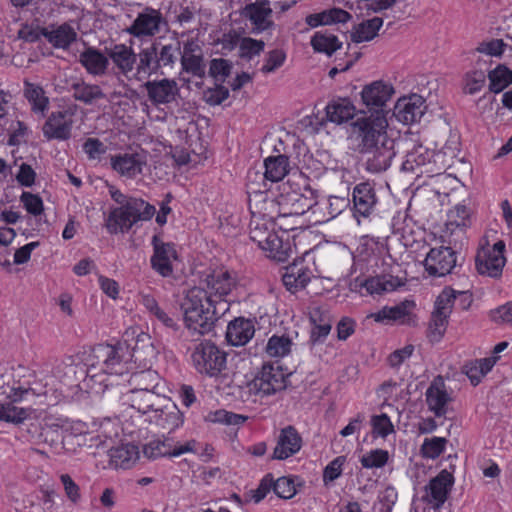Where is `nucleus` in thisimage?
<instances>
[{
	"label": "nucleus",
	"instance_id": "nucleus-1",
	"mask_svg": "<svg viewBox=\"0 0 512 512\" xmlns=\"http://www.w3.org/2000/svg\"><path fill=\"white\" fill-rule=\"evenodd\" d=\"M394 89L383 81L366 85L361 98L370 116L358 118L351 125L350 139L354 150L362 155L366 170L371 173L386 171L396 155L395 140L387 133L388 122L384 106L390 100Z\"/></svg>",
	"mask_w": 512,
	"mask_h": 512
},
{
	"label": "nucleus",
	"instance_id": "nucleus-2",
	"mask_svg": "<svg viewBox=\"0 0 512 512\" xmlns=\"http://www.w3.org/2000/svg\"><path fill=\"white\" fill-rule=\"evenodd\" d=\"M228 308L226 301H217L200 286L189 289L181 302L186 327L199 335L209 333L219 315Z\"/></svg>",
	"mask_w": 512,
	"mask_h": 512
},
{
	"label": "nucleus",
	"instance_id": "nucleus-3",
	"mask_svg": "<svg viewBox=\"0 0 512 512\" xmlns=\"http://www.w3.org/2000/svg\"><path fill=\"white\" fill-rule=\"evenodd\" d=\"M109 193L119 205L110 210L105 221L110 234L127 233L138 222L151 220L156 213L155 206L142 198L127 196L115 187H111Z\"/></svg>",
	"mask_w": 512,
	"mask_h": 512
},
{
	"label": "nucleus",
	"instance_id": "nucleus-4",
	"mask_svg": "<svg viewBox=\"0 0 512 512\" xmlns=\"http://www.w3.org/2000/svg\"><path fill=\"white\" fill-rule=\"evenodd\" d=\"M129 356L128 348L122 344H98L88 357V373L98 369L111 376H123L129 371Z\"/></svg>",
	"mask_w": 512,
	"mask_h": 512
},
{
	"label": "nucleus",
	"instance_id": "nucleus-5",
	"mask_svg": "<svg viewBox=\"0 0 512 512\" xmlns=\"http://www.w3.org/2000/svg\"><path fill=\"white\" fill-rule=\"evenodd\" d=\"M457 296L462 298L463 308L466 309L471 303V296L467 292H456L447 287L437 297L428 328L431 342H438L444 335Z\"/></svg>",
	"mask_w": 512,
	"mask_h": 512
},
{
	"label": "nucleus",
	"instance_id": "nucleus-6",
	"mask_svg": "<svg viewBox=\"0 0 512 512\" xmlns=\"http://www.w3.org/2000/svg\"><path fill=\"white\" fill-rule=\"evenodd\" d=\"M191 359L196 371L208 377H218L226 369V353L211 341L197 344Z\"/></svg>",
	"mask_w": 512,
	"mask_h": 512
},
{
	"label": "nucleus",
	"instance_id": "nucleus-7",
	"mask_svg": "<svg viewBox=\"0 0 512 512\" xmlns=\"http://www.w3.org/2000/svg\"><path fill=\"white\" fill-rule=\"evenodd\" d=\"M441 157V153L429 150L422 144H412V147L406 151L401 170L416 174L417 176L422 174L432 176L438 174L443 169V167L436 166V159Z\"/></svg>",
	"mask_w": 512,
	"mask_h": 512
},
{
	"label": "nucleus",
	"instance_id": "nucleus-8",
	"mask_svg": "<svg viewBox=\"0 0 512 512\" xmlns=\"http://www.w3.org/2000/svg\"><path fill=\"white\" fill-rule=\"evenodd\" d=\"M505 243L502 240L490 245L487 240L480 246L475 256V266L479 274L499 278L506 264Z\"/></svg>",
	"mask_w": 512,
	"mask_h": 512
},
{
	"label": "nucleus",
	"instance_id": "nucleus-9",
	"mask_svg": "<svg viewBox=\"0 0 512 512\" xmlns=\"http://www.w3.org/2000/svg\"><path fill=\"white\" fill-rule=\"evenodd\" d=\"M286 375L280 365L264 364L258 375L248 383L249 392L271 395L285 389Z\"/></svg>",
	"mask_w": 512,
	"mask_h": 512
},
{
	"label": "nucleus",
	"instance_id": "nucleus-10",
	"mask_svg": "<svg viewBox=\"0 0 512 512\" xmlns=\"http://www.w3.org/2000/svg\"><path fill=\"white\" fill-rule=\"evenodd\" d=\"M166 24L167 22L160 10L146 7L138 13L126 31L136 38L153 37L160 32L161 26Z\"/></svg>",
	"mask_w": 512,
	"mask_h": 512
},
{
	"label": "nucleus",
	"instance_id": "nucleus-11",
	"mask_svg": "<svg viewBox=\"0 0 512 512\" xmlns=\"http://www.w3.org/2000/svg\"><path fill=\"white\" fill-rule=\"evenodd\" d=\"M456 265V252L445 246L431 248L424 260L425 270L430 276L435 277H442L451 273Z\"/></svg>",
	"mask_w": 512,
	"mask_h": 512
},
{
	"label": "nucleus",
	"instance_id": "nucleus-12",
	"mask_svg": "<svg viewBox=\"0 0 512 512\" xmlns=\"http://www.w3.org/2000/svg\"><path fill=\"white\" fill-rule=\"evenodd\" d=\"M153 255L151 267L162 277H169L173 274V261L177 260V252L172 243L163 242L159 236L152 237Z\"/></svg>",
	"mask_w": 512,
	"mask_h": 512
},
{
	"label": "nucleus",
	"instance_id": "nucleus-13",
	"mask_svg": "<svg viewBox=\"0 0 512 512\" xmlns=\"http://www.w3.org/2000/svg\"><path fill=\"white\" fill-rule=\"evenodd\" d=\"M143 88L149 101L155 106L170 104L179 96L178 83L170 78L146 81Z\"/></svg>",
	"mask_w": 512,
	"mask_h": 512
},
{
	"label": "nucleus",
	"instance_id": "nucleus-14",
	"mask_svg": "<svg viewBox=\"0 0 512 512\" xmlns=\"http://www.w3.org/2000/svg\"><path fill=\"white\" fill-rule=\"evenodd\" d=\"M426 109L425 100L418 94L400 98L393 109L397 121L409 125L420 120Z\"/></svg>",
	"mask_w": 512,
	"mask_h": 512
},
{
	"label": "nucleus",
	"instance_id": "nucleus-15",
	"mask_svg": "<svg viewBox=\"0 0 512 512\" xmlns=\"http://www.w3.org/2000/svg\"><path fill=\"white\" fill-rule=\"evenodd\" d=\"M242 15L251 22L253 33L263 32L273 25L272 8L268 0H256L247 4L243 8Z\"/></svg>",
	"mask_w": 512,
	"mask_h": 512
},
{
	"label": "nucleus",
	"instance_id": "nucleus-16",
	"mask_svg": "<svg viewBox=\"0 0 512 512\" xmlns=\"http://www.w3.org/2000/svg\"><path fill=\"white\" fill-rule=\"evenodd\" d=\"M202 284V287L208 291L212 298L217 301H224L222 298L227 296L235 287L236 279L227 270H214L206 276Z\"/></svg>",
	"mask_w": 512,
	"mask_h": 512
},
{
	"label": "nucleus",
	"instance_id": "nucleus-17",
	"mask_svg": "<svg viewBox=\"0 0 512 512\" xmlns=\"http://www.w3.org/2000/svg\"><path fill=\"white\" fill-rule=\"evenodd\" d=\"M195 440H190L184 445H174L170 438L152 440L143 448L144 455L149 459L163 456H179L194 451Z\"/></svg>",
	"mask_w": 512,
	"mask_h": 512
},
{
	"label": "nucleus",
	"instance_id": "nucleus-18",
	"mask_svg": "<svg viewBox=\"0 0 512 512\" xmlns=\"http://www.w3.org/2000/svg\"><path fill=\"white\" fill-rule=\"evenodd\" d=\"M453 484V475L447 470H442L436 477L430 480L426 487V501L432 504L434 508H440L445 503Z\"/></svg>",
	"mask_w": 512,
	"mask_h": 512
},
{
	"label": "nucleus",
	"instance_id": "nucleus-19",
	"mask_svg": "<svg viewBox=\"0 0 512 512\" xmlns=\"http://www.w3.org/2000/svg\"><path fill=\"white\" fill-rule=\"evenodd\" d=\"M72 123V114L67 111L52 112L43 126V134L47 139L67 140Z\"/></svg>",
	"mask_w": 512,
	"mask_h": 512
},
{
	"label": "nucleus",
	"instance_id": "nucleus-20",
	"mask_svg": "<svg viewBox=\"0 0 512 512\" xmlns=\"http://www.w3.org/2000/svg\"><path fill=\"white\" fill-rule=\"evenodd\" d=\"M181 65L185 72L193 76L203 77L205 75L203 52L197 40L190 39L184 43Z\"/></svg>",
	"mask_w": 512,
	"mask_h": 512
},
{
	"label": "nucleus",
	"instance_id": "nucleus-21",
	"mask_svg": "<svg viewBox=\"0 0 512 512\" xmlns=\"http://www.w3.org/2000/svg\"><path fill=\"white\" fill-rule=\"evenodd\" d=\"M145 165V156L139 153H124L111 156L112 168L121 176L129 179L140 175Z\"/></svg>",
	"mask_w": 512,
	"mask_h": 512
},
{
	"label": "nucleus",
	"instance_id": "nucleus-22",
	"mask_svg": "<svg viewBox=\"0 0 512 512\" xmlns=\"http://www.w3.org/2000/svg\"><path fill=\"white\" fill-rule=\"evenodd\" d=\"M302 447V438L293 426L281 429L277 445L273 452V458L278 460L287 459L296 454Z\"/></svg>",
	"mask_w": 512,
	"mask_h": 512
},
{
	"label": "nucleus",
	"instance_id": "nucleus-23",
	"mask_svg": "<svg viewBox=\"0 0 512 512\" xmlns=\"http://www.w3.org/2000/svg\"><path fill=\"white\" fill-rule=\"evenodd\" d=\"M45 39L57 49L67 50L77 41L78 34L75 28L68 22L60 25L52 24L49 28H43Z\"/></svg>",
	"mask_w": 512,
	"mask_h": 512
},
{
	"label": "nucleus",
	"instance_id": "nucleus-24",
	"mask_svg": "<svg viewBox=\"0 0 512 512\" xmlns=\"http://www.w3.org/2000/svg\"><path fill=\"white\" fill-rule=\"evenodd\" d=\"M105 53L120 73L125 77H129L137 61V55L133 49L125 44H115L112 47H106Z\"/></svg>",
	"mask_w": 512,
	"mask_h": 512
},
{
	"label": "nucleus",
	"instance_id": "nucleus-25",
	"mask_svg": "<svg viewBox=\"0 0 512 512\" xmlns=\"http://www.w3.org/2000/svg\"><path fill=\"white\" fill-rule=\"evenodd\" d=\"M127 396L131 402V406L143 414L149 412L155 413L164 403L163 400L168 399V397L164 395V390L141 391L127 394Z\"/></svg>",
	"mask_w": 512,
	"mask_h": 512
},
{
	"label": "nucleus",
	"instance_id": "nucleus-26",
	"mask_svg": "<svg viewBox=\"0 0 512 512\" xmlns=\"http://www.w3.org/2000/svg\"><path fill=\"white\" fill-rule=\"evenodd\" d=\"M311 277V269L305 265L304 260H298L286 267L282 280L286 288L294 292L305 288Z\"/></svg>",
	"mask_w": 512,
	"mask_h": 512
},
{
	"label": "nucleus",
	"instance_id": "nucleus-27",
	"mask_svg": "<svg viewBox=\"0 0 512 512\" xmlns=\"http://www.w3.org/2000/svg\"><path fill=\"white\" fill-rule=\"evenodd\" d=\"M250 238L252 241L257 243L259 248H262L272 238V235H276L274 232L275 223L271 217L266 215L252 213V217L249 224Z\"/></svg>",
	"mask_w": 512,
	"mask_h": 512
},
{
	"label": "nucleus",
	"instance_id": "nucleus-28",
	"mask_svg": "<svg viewBox=\"0 0 512 512\" xmlns=\"http://www.w3.org/2000/svg\"><path fill=\"white\" fill-rule=\"evenodd\" d=\"M131 386L127 394L151 391V390H165L164 383L160 375L151 369L137 371L131 374L128 379Z\"/></svg>",
	"mask_w": 512,
	"mask_h": 512
},
{
	"label": "nucleus",
	"instance_id": "nucleus-29",
	"mask_svg": "<svg viewBox=\"0 0 512 512\" xmlns=\"http://www.w3.org/2000/svg\"><path fill=\"white\" fill-rule=\"evenodd\" d=\"M136 55L137 61L134 66V79L142 81L143 79L148 78L152 74L158 73L160 69L158 67V62L156 59V42L152 43L148 47L141 49L140 52Z\"/></svg>",
	"mask_w": 512,
	"mask_h": 512
},
{
	"label": "nucleus",
	"instance_id": "nucleus-30",
	"mask_svg": "<svg viewBox=\"0 0 512 512\" xmlns=\"http://www.w3.org/2000/svg\"><path fill=\"white\" fill-rule=\"evenodd\" d=\"M415 307L413 301L405 300L395 306H385L372 317L377 322L396 321L401 324H409L412 320V310Z\"/></svg>",
	"mask_w": 512,
	"mask_h": 512
},
{
	"label": "nucleus",
	"instance_id": "nucleus-31",
	"mask_svg": "<svg viewBox=\"0 0 512 512\" xmlns=\"http://www.w3.org/2000/svg\"><path fill=\"white\" fill-rule=\"evenodd\" d=\"M450 400L445 389L442 378L435 379L426 391V401L429 409L434 412L435 416L441 417L446 414V405Z\"/></svg>",
	"mask_w": 512,
	"mask_h": 512
},
{
	"label": "nucleus",
	"instance_id": "nucleus-32",
	"mask_svg": "<svg viewBox=\"0 0 512 512\" xmlns=\"http://www.w3.org/2000/svg\"><path fill=\"white\" fill-rule=\"evenodd\" d=\"M376 203L375 191L370 183L362 182L354 187L353 204L356 213L366 217L372 212Z\"/></svg>",
	"mask_w": 512,
	"mask_h": 512
},
{
	"label": "nucleus",
	"instance_id": "nucleus-33",
	"mask_svg": "<svg viewBox=\"0 0 512 512\" xmlns=\"http://www.w3.org/2000/svg\"><path fill=\"white\" fill-rule=\"evenodd\" d=\"M255 333L254 323L250 319L237 318L227 327L226 337L233 346H243Z\"/></svg>",
	"mask_w": 512,
	"mask_h": 512
},
{
	"label": "nucleus",
	"instance_id": "nucleus-34",
	"mask_svg": "<svg viewBox=\"0 0 512 512\" xmlns=\"http://www.w3.org/2000/svg\"><path fill=\"white\" fill-rule=\"evenodd\" d=\"M80 63L87 72L94 76L106 74L109 66L108 56L94 47H88L79 56Z\"/></svg>",
	"mask_w": 512,
	"mask_h": 512
},
{
	"label": "nucleus",
	"instance_id": "nucleus-35",
	"mask_svg": "<svg viewBox=\"0 0 512 512\" xmlns=\"http://www.w3.org/2000/svg\"><path fill=\"white\" fill-rule=\"evenodd\" d=\"M163 401L164 403L154 413V419L162 428L172 431L182 424V414L170 398Z\"/></svg>",
	"mask_w": 512,
	"mask_h": 512
},
{
	"label": "nucleus",
	"instance_id": "nucleus-36",
	"mask_svg": "<svg viewBox=\"0 0 512 512\" xmlns=\"http://www.w3.org/2000/svg\"><path fill=\"white\" fill-rule=\"evenodd\" d=\"M110 465L116 469H130L139 459L138 447L125 444L109 450Z\"/></svg>",
	"mask_w": 512,
	"mask_h": 512
},
{
	"label": "nucleus",
	"instance_id": "nucleus-37",
	"mask_svg": "<svg viewBox=\"0 0 512 512\" xmlns=\"http://www.w3.org/2000/svg\"><path fill=\"white\" fill-rule=\"evenodd\" d=\"M71 90L73 98L85 105H94L98 101L106 98L105 93L99 85L83 81L74 82L71 85Z\"/></svg>",
	"mask_w": 512,
	"mask_h": 512
},
{
	"label": "nucleus",
	"instance_id": "nucleus-38",
	"mask_svg": "<svg viewBox=\"0 0 512 512\" xmlns=\"http://www.w3.org/2000/svg\"><path fill=\"white\" fill-rule=\"evenodd\" d=\"M352 18L351 14L341 8H332L320 13L310 14L306 17V23L315 28L320 25L346 23Z\"/></svg>",
	"mask_w": 512,
	"mask_h": 512
},
{
	"label": "nucleus",
	"instance_id": "nucleus-39",
	"mask_svg": "<svg viewBox=\"0 0 512 512\" xmlns=\"http://www.w3.org/2000/svg\"><path fill=\"white\" fill-rule=\"evenodd\" d=\"M326 114L331 122L340 124L353 118L355 107L348 98H337L326 106Z\"/></svg>",
	"mask_w": 512,
	"mask_h": 512
},
{
	"label": "nucleus",
	"instance_id": "nucleus-40",
	"mask_svg": "<svg viewBox=\"0 0 512 512\" xmlns=\"http://www.w3.org/2000/svg\"><path fill=\"white\" fill-rule=\"evenodd\" d=\"M498 360L497 356L478 359L466 363L463 367L464 373L470 379L471 383L476 386L481 379L493 368Z\"/></svg>",
	"mask_w": 512,
	"mask_h": 512
},
{
	"label": "nucleus",
	"instance_id": "nucleus-41",
	"mask_svg": "<svg viewBox=\"0 0 512 512\" xmlns=\"http://www.w3.org/2000/svg\"><path fill=\"white\" fill-rule=\"evenodd\" d=\"M382 25L383 19L380 17L365 20L354 27V31L351 33V39L355 43L370 41L377 36Z\"/></svg>",
	"mask_w": 512,
	"mask_h": 512
},
{
	"label": "nucleus",
	"instance_id": "nucleus-42",
	"mask_svg": "<svg viewBox=\"0 0 512 512\" xmlns=\"http://www.w3.org/2000/svg\"><path fill=\"white\" fill-rule=\"evenodd\" d=\"M264 166L266 179L278 182L288 173L289 159L285 155L270 156L265 159Z\"/></svg>",
	"mask_w": 512,
	"mask_h": 512
},
{
	"label": "nucleus",
	"instance_id": "nucleus-43",
	"mask_svg": "<svg viewBox=\"0 0 512 512\" xmlns=\"http://www.w3.org/2000/svg\"><path fill=\"white\" fill-rule=\"evenodd\" d=\"M311 46L315 51L331 56L335 51L341 48L342 43L335 35L319 31L312 37Z\"/></svg>",
	"mask_w": 512,
	"mask_h": 512
},
{
	"label": "nucleus",
	"instance_id": "nucleus-44",
	"mask_svg": "<svg viewBox=\"0 0 512 512\" xmlns=\"http://www.w3.org/2000/svg\"><path fill=\"white\" fill-rule=\"evenodd\" d=\"M261 249L267 251L268 256L278 262H285L293 253L290 243L288 241L283 242L277 234L272 235L270 241Z\"/></svg>",
	"mask_w": 512,
	"mask_h": 512
},
{
	"label": "nucleus",
	"instance_id": "nucleus-45",
	"mask_svg": "<svg viewBox=\"0 0 512 512\" xmlns=\"http://www.w3.org/2000/svg\"><path fill=\"white\" fill-rule=\"evenodd\" d=\"M33 409L31 407H18L15 403L0 404V421L19 424L27 419Z\"/></svg>",
	"mask_w": 512,
	"mask_h": 512
},
{
	"label": "nucleus",
	"instance_id": "nucleus-46",
	"mask_svg": "<svg viewBox=\"0 0 512 512\" xmlns=\"http://www.w3.org/2000/svg\"><path fill=\"white\" fill-rule=\"evenodd\" d=\"M487 78L489 79V90L493 93H500L512 83V71L503 65H498L488 73Z\"/></svg>",
	"mask_w": 512,
	"mask_h": 512
},
{
	"label": "nucleus",
	"instance_id": "nucleus-47",
	"mask_svg": "<svg viewBox=\"0 0 512 512\" xmlns=\"http://www.w3.org/2000/svg\"><path fill=\"white\" fill-rule=\"evenodd\" d=\"M24 85V94L32 104V109L34 111L43 112L48 106V98L44 96V90L42 87L28 81H25Z\"/></svg>",
	"mask_w": 512,
	"mask_h": 512
},
{
	"label": "nucleus",
	"instance_id": "nucleus-48",
	"mask_svg": "<svg viewBox=\"0 0 512 512\" xmlns=\"http://www.w3.org/2000/svg\"><path fill=\"white\" fill-rule=\"evenodd\" d=\"M291 346L289 337L273 335L268 340L265 351L270 357H284L290 353Z\"/></svg>",
	"mask_w": 512,
	"mask_h": 512
},
{
	"label": "nucleus",
	"instance_id": "nucleus-49",
	"mask_svg": "<svg viewBox=\"0 0 512 512\" xmlns=\"http://www.w3.org/2000/svg\"><path fill=\"white\" fill-rule=\"evenodd\" d=\"M487 75L482 70L467 72L463 78V92L473 95L479 92L486 83Z\"/></svg>",
	"mask_w": 512,
	"mask_h": 512
},
{
	"label": "nucleus",
	"instance_id": "nucleus-50",
	"mask_svg": "<svg viewBox=\"0 0 512 512\" xmlns=\"http://www.w3.org/2000/svg\"><path fill=\"white\" fill-rule=\"evenodd\" d=\"M361 287L366 289V292L370 295L381 294L386 291H392L395 289V284L392 279H387L385 276L382 277H371L365 280Z\"/></svg>",
	"mask_w": 512,
	"mask_h": 512
},
{
	"label": "nucleus",
	"instance_id": "nucleus-51",
	"mask_svg": "<svg viewBox=\"0 0 512 512\" xmlns=\"http://www.w3.org/2000/svg\"><path fill=\"white\" fill-rule=\"evenodd\" d=\"M446 443L443 437L426 438L421 446V454L425 458L435 459L444 451Z\"/></svg>",
	"mask_w": 512,
	"mask_h": 512
},
{
	"label": "nucleus",
	"instance_id": "nucleus-52",
	"mask_svg": "<svg viewBox=\"0 0 512 512\" xmlns=\"http://www.w3.org/2000/svg\"><path fill=\"white\" fill-rule=\"evenodd\" d=\"M232 63L223 58L212 59L210 62L209 74L217 82L223 83L231 74Z\"/></svg>",
	"mask_w": 512,
	"mask_h": 512
},
{
	"label": "nucleus",
	"instance_id": "nucleus-53",
	"mask_svg": "<svg viewBox=\"0 0 512 512\" xmlns=\"http://www.w3.org/2000/svg\"><path fill=\"white\" fill-rule=\"evenodd\" d=\"M388 458L389 454L386 450L375 449L363 455L360 462L364 468H381L387 463Z\"/></svg>",
	"mask_w": 512,
	"mask_h": 512
},
{
	"label": "nucleus",
	"instance_id": "nucleus-54",
	"mask_svg": "<svg viewBox=\"0 0 512 512\" xmlns=\"http://www.w3.org/2000/svg\"><path fill=\"white\" fill-rule=\"evenodd\" d=\"M264 47L265 43L262 40L244 37L239 44L240 57L251 59L253 56L259 55Z\"/></svg>",
	"mask_w": 512,
	"mask_h": 512
},
{
	"label": "nucleus",
	"instance_id": "nucleus-55",
	"mask_svg": "<svg viewBox=\"0 0 512 512\" xmlns=\"http://www.w3.org/2000/svg\"><path fill=\"white\" fill-rule=\"evenodd\" d=\"M283 201L286 205L291 204V210L288 212L289 214L302 215L312 208L311 199L306 200L295 191L287 194Z\"/></svg>",
	"mask_w": 512,
	"mask_h": 512
},
{
	"label": "nucleus",
	"instance_id": "nucleus-56",
	"mask_svg": "<svg viewBox=\"0 0 512 512\" xmlns=\"http://www.w3.org/2000/svg\"><path fill=\"white\" fill-rule=\"evenodd\" d=\"M273 490L278 497L283 499H290L297 492L294 481L288 477H280L273 481Z\"/></svg>",
	"mask_w": 512,
	"mask_h": 512
},
{
	"label": "nucleus",
	"instance_id": "nucleus-57",
	"mask_svg": "<svg viewBox=\"0 0 512 512\" xmlns=\"http://www.w3.org/2000/svg\"><path fill=\"white\" fill-rule=\"evenodd\" d=\"M38 395H40V393H37L35 389L30 386H12L9 388L6 398L9 400L8 402L16 404L18 402L28 401L30 398Z\"/></svg>",
	"mask_w": 512,
	"mask_h": 512
},
{
	"label": "nucleus",
	"instance_id": "nucleus-58",
	"mask_svg": "<svg viewBox=\"0 0 512 512\" xmlns=\"http://www.w3.org/2000/svg\"><path fill=\"white\" fill-rule=\"evenodd\" d=\"M229 97V90L222 84H217L214 88H208L203 92V98L209 105H220Z\"/></svg>",
	"mask_w": 512,
	"mask_h": 512
},
{
	"label": "nucleus",
	"instance_id": "nucleus-59",
	"mask_svg": "<svg viewBox=\"0 0 512 512\" xmlns=\"http://www.w3.org/2000/svg\"><path fill=\"white\" fill-rule=\"evenodd\" d=\"M179 50V47L174 48L173 45L167 44L161 46L158 50V43L156 42V59L158 67L161 69L166 66H173L176 61L175 51Z\"/></svg>",
	"mask_w": 512,
	"mask_h": 512
},
{
	"label": "nucleus",
	"instance_id": "nucleus-60",
	"mask_svg": "<svg viewBox=\"0 0 512 512\" xmlns=\"http://www.w3.org/2000/svg\"><path fill=\"white\" fill-rule=\"evenodd\" d=\"M83 151L89 160H100L101 156L106 153L107 147L98 138H88L83 143Z\"/></svg>",
	"mask_w": 512,
	"mask_h": 512
},
{
	"label": "nucleus",
	"instance_id": "nucleus-61",
	"mask_svg": "<svg viewBox=\"0 0 512 512\" xmlns=\"http://www.w3.org/2000/svg\"><path fill=\"white\" fill-rule=\"evenodd\" d=\"M371 424L373 427V433L383 438L394 431L393 424L386 414L373 416L371 419Z\"/></svg>",
	"mask_w": 512,
	"mask_h": 512
},
{
	"label": "nucleus",
	"instance_id": "nucleus-62",
	"mask_svg": "<svg viewBox=\"0 0 512 512\" xmlns=\"http://www.w3.org/2000/svg\"><path fill=\"white\" fill-rule=\"evenodd\" d=\"M20 200L28 213L37 216L43 212V201L38 195L30 192H23Z\"/></svg>",
	"mask_w": 512,
	"mask_h": 512
},
{
	"label": "nucleus",
	"instance_id": "nucleus-63",
	"mask_svg": "<svg viewBox=\"0 0 512 512\" xmlns=\"http://www.w3.org/2000/svg\"><path fill=\"white\" fill-rule=\"evenodd\" d=\"M286 54L284 51L275 49L267 54L265 64L262 66L263 73H271L284 64Z\"/></svg>",
	"mask_w": 512,
	"mask_h": 512
},
{
	"label": "nucleus",
	"instance_id": "nucleus-64",
	"mask_svg": "<svg viewBox=\"0 0 512 512\" xmlns=\"http://www.w3.org/2000/svg\"><path fill=\"white\" fill-rule=\"evenodd\" d=\"M491 318L496 323L512 325V301L491 311Z\"/></svg>",
	"mask_w": 512,
	"mask_h": 512
}]
</instances>
